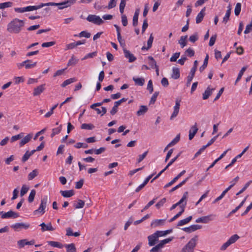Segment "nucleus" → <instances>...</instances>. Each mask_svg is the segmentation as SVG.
Here are the masks:
<instances>
[{
    "label": "nucleus",
    "instance_id": "nucleus-1",
    "mask_svg": "<svg viewBox=\"0 0 252 252\" xmlns=\"http://www.w3.org/2000/svg\"><path fill=\"white\" fill-rule=\"evenodd\" d=\"M25 22L24 20L15 18L7 26V31L9 33H18L24 27Z\"/></svg>",
    "mask_w": 252,
    "mask_h": 252
},
{
    "label": "nucleus",
    "instance_id": "nucleus-2",
    "mask_svg": "<svg viewBox=\"0 0 252 252\" xmlns=\"http://www.w3.org/2000/svg\"><path fill=\"white\" fill-rule=\"evenodd\" d=\"M76 1V0H64V1L60 3L48 2L44 3V5L45 6H58L59 9H63L73 5Z\"/></svg>",
    "mask_w": 252,
    "mask_h": 252
},
{
    "label": "nucleus",
    "instance_id": "nucleus-3",
    "mask_svg": "<svg viewBox=\"0 0 252 252\" xmlns=\"http://www.w3.org/2000/svg\"><path fill=\"white\" fill-rule=\"evenodd\" d=\"M198 240V236H195L187 243L182 249L181 252H193V250L196 246Z\"/></svg>",
    "mask_w": 252,
    "mask_h": 252
},
{
    "label": "nucleus",
    "instance_id": "nucleus-4",
    "mask_svg": "<svg viewBox=\"0 0 252 252\" xmlns=\"http://www.w3.org/2000/svg\"><path fill=\"white\" fill-rule=\"evenodd\" d=\"M239 238L240 237L237 234L233 235L221 246L220 250L221 251L225 250L229 246L235 243Z\"/></svg>",
    "mask_w": 252,
    "mask_h": 252
},
{
    "label": "nucleus",
    "instance_id": "nucleus-5",
    "mask_svg": "<svg viewBox=\"0 0 252 252\" xmlns=\"http://www.w3.org/2000/svg\"><path fill=\"white\" fill-rule=\"evenodd\" d=\"M86 19L89 22H92L97 25H100L104 23V21L99 16L95 15H89Z\"/></svg>",
    "mask_w": 252,
    "mask_h": 252
},
{
    "label": "nucleus",
    "instance_id": "nucleus-6",
    "mask_svg": "<svg viewBox=\"0 0 252 252\" xmlns=\"http://www.w3.org/2000/svg\"><path fill=\"white\" fill-rule=\"evenodd\" d=\"M198 65L197 61H195L193 63V66L190 70L189 74L187 77V86H188L190 84V83L194 76L195 71L196 70Z\"/></svg>",
    "mask_w": 252,
    "mask_h": 252
},
{
    "label": "nucleus",
    "instance_id": "nucleus-7",
    "mask_svg": "<svg viewBox=\"0 0 252 252\" xmlns=\"http://www.w3.org/2000/svg\"><path fill=\"white\" fill-rule=\"evenodd\" d=\"M216 216L215 215L211 214L208 216L202 217L196 220L195 222L197 223H208L209 221L213 220Z\"/></svg>",
    "mask_w": 252,
    "mask_h": 252
},
{
    "label": "nucleus",
    "instance_id": "nucleus-8",
    "mask_svg": "<svg viewBox=\"0 0 252 252\" xmlns=\"http://www.w3.org/2000/svg\"><path fill=\"white\" fill-rule=\"evenodd\" d=\"M181 99H176L175 101V105L174 107V111L172 113L171 117H170V120H173L174 118L177 117L179 113V109L180 107V103H181Z\"/></svg>",
    "mask_w": 252,
    "mask_h": 252
},
{
    "label": "nucleus",
    "instance_id": "nucleus-9",
    "mask_svg": "<svg viewBox=\"0 0 252 252\" xmlns=\"http://www.w3.org/2000/svg\"><path fill=\"white\" fill-rule=\"evenodd\" d=\"M127 100V98H123L115 102L114 106L113 107L112 109L110 111V114L112 115H115L118 111V107L119 106V105L122 103L123 102H124Z\"/></svg>",
    "mask_w": 252,
    "mask_h": 252
},
{
    "label": "nucleus",
    "instance_id": "nucleus-10",
    "mask_svg": "<svg viewBox=\"0 0 252 252\" xmlns=\"http://www.w3.org/2000/svg\"><path fill=\"white\" fill-rule=\"evenodd\" d=\"M19 217V215L18 213L13 212L11 210L6 212L3 213V214L1 215L2 219H8V218H17Z\"/></svg>",
    "mask_w": 252,
    "mask_h": 252
},
{
    "label": "nucleus",
    "instance_id": "nucleus-11",
    "mask_svg": "<svg viewBox=\"0 0 252 252\" xmlns=\"http://www.w3.org/2000/svg\"><path fill=\"white\" fill-rule=\"evenodd\" d=\"M148 244L150 246H153L158 241V236L154 233L148 237Z\"/></svg>",
    "mask_w": 252,
    "mask_h": 252
},
{
    "label": "nucleus",
    "instance_id": "nucleus-12",
    "mask_svg": "<svg viewBox=\"0 0 252 252\" xmlns=\"http://www.w3.org/2000/svg\"><path fill=\"white\" fill-rule=\"evenodd\" d=\"M166 219L154 220L151 222V226L155 228L165 224Z\"/></svg>",
    "mask_w": 252,
    "mask_h": 252
},
{
    "label": "nucleus",
    "instance_id": "nucleus-13",
    "mask_svg": "<svg viewBox=\"0 0 252 252\" xmlns=\"http://www.w3.org/2000/svg\"><path fill=\"white\" fill-rule=\"evenodd\" d=\"M201 225L193 224L188 227H184L182 228V230H183L184 231L187 233H191L192 232L196 231V230L201 228Z\"/></svg>",
    "mask_w": 252,
    "mask_h": 252
},
{
    "label": "nucleus",
    "instance_id": "nucleus-14",
    "mask_svg": "<svg viewBox=\"0 0 252 252\" xmlns=\"http://www.w3.org/2000/svg\"><path fill=\"white\" fill-rule=\"evenodd\" d=\"M125 57L128 59V62L129 63H132L135 61L136 60V58L134 56L131 54L128 50H126V48L123 49Z\"/></svg>",
    "mask_w": 252,
    "mask_h": 252
},
{
    "label": "nucleus",
    "instance_id": "nucleus-15",
    "mask_svg": "<svg viewBox=\"0 0 252 252\" xmlns=\"http://www.w3.org/2000/svg\"><path fill=\"white\" fill-rule=\"evenodd\" d=\"M11 227L14 229L15 230H19L21 228L27 229L29 228L30 224L28 223H16L14 224H12Z\"/></svg>",
    "mask_w": 252,
    "mask_h": 252
},
{
    "label": "nucleus",
    "instance_id": "nucleus-16",
    "mask_svg": "<svg viewBox=\"0 0 252 252\" xmlns=\"http://www.w3.org/2000/svg\"><path fill=\"white\" fill-rule=\"evenodd\" d=\"M39 226L41 227V231L44 232L45 231H54L55 228L52 226L51 222L45 224L44 222L41 223Z\"/></svg>",
    "mask_w": 252,
    "mask_h": 252
},
{
    "label": "nucleus",
    "instance_id": "nucleus-17",
    "mask_svg": "<svg viewBox=\"0 0 252 252\" xmlns=\"http://www.w3.org/2000/svg\"><path fill=\"white\" fill-rule=\"evenodd\" d=\"M186 173V170H184L181 172L178 175H177L175 178H174L170 182L167 184L165 186V188H167L172 186L175 183L180 177H181Z\"/></svg>",
    "mask_w": 252,
    "mask_h": 252
},
{
    "label": "nucleus",
    "instance_id": "nucleus-18",
    "mask_svg": "<svg viewBox=\"0 0 252 252\" xmlns=\"http://www.w3.org/2000/svg\"><path fill=\"white\" fill-rule=\"evenodd\" d=\"M198 131V128L197 127V124L195 123L194 126H192L189 131V138L190 140H191Z\"/></svg>",
    "mask_w": 252,
    "mask_h": 252
},
{
    "label": "nucleus",
    "instance_id": "nucleus-19",
    "mask_svg": "<svg viewBox=\"0 0 252 252\" xmlns=\"http://www.w3.org/2000/svg\"><path fill=\"white\" fill-rule=\"evenodd\" d=\"M186 204H187V202H185L184 204H182V205H181L180 206V207L181 209V211L178 213H176V215L175 216H174L172 218H171L169 220V221L170 222H172L174 220H175L176 219L178 218L184 213V212L185 211V208Z\"/></svg>",
    "mask_w": 252,
    "mask_h": 252
},
{
    "label": "nucleus",
    "instance_id": "nucleus-20",
    "mask_svg": "<svg viewBox=\"0 0 252 252\" xmlns=\"http://www.w3.org/2000/svg\"><path fill=\"white\" fill-rule=\"evenodd\" d=\"M34 244V240L28 241L26 239H22L18 241V244L20 248L24 247L25 245H32Z\"/></svg>",
    "mask_w": 252,
    "mask_h": 252
},
{
    "label": "nucleus",
    "instance_id": "nucleus-21",
    "mask_svg": "<svg viewBox=\"0 0 252 252\" xmlns=\"http://www.w3.org/2000/svg\"><path fill=\"white\" fill-rule=\"evenodd\" d=\"M32 134H29L24 137L19 143V146L20 147L23 146L26 144L28 143L32 138Z\"/></svg>",
    "mask_w": 252,
    "mask_h": 252
},
{
    "label": "nucleus",
    "instance_id": "nucleus-22",
    "mask_svg": "<svg viewBox=\"0 0 252 252\" xmlns=\"http://www.w3.org/2000/svg\"><path fill=\"white\" fill-rule=\"evenodd\" d=\"M44 86L45 84H42L34 88L33 92V96L39 95L41 93H42L45 90Z\"/></svg>",
    "mask_w": 252,
    "mask_h": 252
},
{
    "label": "nucleus",
    "instance_id": "nucleus-23",
    "mask_svg": "<svg viewBox=\"0 0 252 252\" xmlns=\"http://www.w3.org/2000/svg\"><path fill=\"white\" fill-rule=\"evenodd\" d=\"M205 7H204L200 12L197 14L196 17V23L197 24L200 23L203 19L205 15Z\"/></svg>",
    "mask_w": 252,
    "mask_h": 252
},
{
    "label": "nucleus",
    "instance_id": "nucleus-24",
    "mask_svg": "<svg viewBox=\"0 0 252 252\" xmlns=\"http://www.w3.org/2000/svg\"><path fill=\"white\" fill-rule=\"evenodd\" d=\"M180 69L179 68L174 67L172 68L171 77L174 79H177L180 77Z\"/></svg>",
    "mask_w": 252,
    "mask_h": 252
},
{
    "label": "nucleus",
    "instance_id": "nucleus-25",
    "mask_svg": "<svg viewBox=\"0 0 252 252\" xmlns=\"http://www.w3.org/2000/svg\"><path fill=\"white\" fill-rule=\"evenodd\" d=\"M43 6H45L44 4H42L40 5L28 6L24 7V10L25 12L35 10L40 8Z\"/></svg>",
    "mask_w": 252,
    "mask_h": 252
},
{
    "label": "nucleus",
    "instance_id": "nucleus-26",
    "mask_svg": "<svg viewBox=\"0 0 252 252\" xmlns=\"http://www.w3.org/2000/svg\"><path fill=\"white\" fill-rule=\"evenodd\" d=\"M60 193L64 197H70L74 194L73 190H61Z\"/></svg>",
    "mask_w": 252,
    "mask_h": 252
},
{
    "label": "nucleus",
    "instance_id": "nucleus-27",
    "mask_svg": "<svg viewBox=\"0 0 252 252\" xmlns=\"http://www.w3.org/2000/svg\"><path fill=\"white\" fill-rule=\"evenodd\" d=\"M213 90H214V89H210L209 87H208L203 94V99L204 100L208 99L209 97L212 94V91Z\"/></svg>",
    "mask_w": 252,
    "mask_h": 252
},
{
    "label": "nucleus",
    "instance_id": "nucleus-28",
    "mask_svg": "<svg viewBox=\"0 0 252 252\" xmlns=\"http://www.w3.org/2000/svg\"><path fill=\"white\" fill-rule=\"evenodd\" d=\"M172 229H169L165 231H157L155 234L158 236V237L166 236V235L172 232Z\"/></svg>",
    "mask_w": 252,
    "mask_h": 252
},
{
    "label": "nucleus",
    "instance_id": "nucleus-29",
    "mask_svg": "<svg viewBox=\"0 0 252 252\" xmlns=\"http://www.w3.org/2000/svg\"><path fill=\"white\" fill-rule=\"evenodd\" d=\"M148 111V108L146 106L141 105L139 110L137 111L136 114L137 116L143 115Z\"/></svg>",
    "mask_w": 252,
    "mask_h": 252
},
{
    "label": "nucleus",
    "instance_id": "nucleus-30",
    "mask_svg": "<svg viewBox=\"0 0 252 252\" xmlns=\"http://www.w3.org/2000/svg\"><path fill=\"white\" fill-rule=\"evenodd\" d=\"M132 79L134 81L135 84L137 85L142 86L144 84L145 79L143 78H136L134 77Z\"/></svg>",
    "mask_w": 252,
    "mask_h": 252
},
{
    "label": "nucleus",
    "instance_id": "nucleus-31",
    "mask_svg": "<svg viewBox=\"0 0 252 252\" xmlns=\"http://www.w3.org/2000/svg\"><path fill=\"white\" fill-rule=\"evenodd\" d=\"M65 247L66 249L67 252H76V249L73 243L66 245Z\"/></svg>",
    "mask_w": 252,
    "mask_h": 252
},
{
    "label": "nucleus",
    "instance_id": "nucleus-32",
    "mask_svg": "<svg viewBox=\"0 0 252 252\" xmlns=\"http://www.w3.org/2000/svg\"><path fill=\"white\" fill-rule=\"evenodd\" d=\"M45 209L46 208L44 206H43L42 205H40L39 207V208L34 210L33 212V214L34 215H36L37 214V213H40L42 215L45 212Z\"/></svg>",
    "mask_w": 252,
    "mask_h": 252
},
{
    "label": "nucleus",
    "instance_id": "nucleus-33",
    "mask_svg": "<svg viewBox=\"0 0 252 252\" xmlns=\"http://www.w3.org/2000/svg\"><path fill=\"white\" fill-rule=\"evenodd\" d=\"M192 216H189V217L180 220L178 223V226H182L189 223L192 220Z\"/></svg>",
    "mask_w": 252,
    "mask_h": 252
},
{
    "label": "nucleus",
    "instance_id": "nucleus-34",
    "mask_svg": "<svg viewBox=\"0 0 252 252\" xmlns=\"http://www.w3.org/2000/svg\"><path fill=\"white\" fill-rule=\"evenodd\" d=\"M209 56L207 55L205 58L204 59L203 64L200 67L199 71L202 72L207 66L208 63Z\"/></svg>",
    "mask_w": 252,
    "mask_h": 252
},
{
    "label": "nucleus",
    "instance_id": "nucleus-35",
    "mask_svg": "<svg viewBox=\"0 0 252 252\" xmlns=\"http://www.w3.org/2000/svg\"><path fill=\"white\" fill-rule=\"evenodd\" d=\"M148 59L149 60V64L152 68L154 69L158 67L156 62L152 56H149Z\"/></svg>",
    "mask_w": 252,
    "mask_h": 252
},
{
    "label": "nucleus",
    "instance_id": "nucleus-36",
    "mask_svg": "<svg viewBox=\"0 0 252 252\" xmlns=\"http://www.w3.org/2000/svg\"><path fill=\"white\" fill-rule=\"evenodd\" d=\"M180 138V134L177 135V136L173 139L168 145L167 147H171L175 145L176 143H177Z\"/></svg>",
    "mask_w": 252,
    "mask_h": 252
},
{
    "label": "nucleus",
    "instance_id": "nucleus-37",
    "mask_svg": "<svg viewBox=\"0 0 252 252\" xmlns=\"http://www.w3.org/2000/svg\"><path fill=\"white\" fill-rule=\"evenodd\" d=\"M85 205V202L82 200L78 199L77 203H74L73 206L75 209L82 208Z\"/></svg>",
    "mask_w": 252,
    "mask_h": 252
},
{
    "label": "nucleus",
    "instance_id": "nucleus-38",
    "mask_svg": "<svg viewBox=\"0 0 252 252\" xmlns=\"http://www.w3.org/2000/svg\"><path fill=\"white\" fill-rule=\"evenodd\" d=\"M187 35L182 36L180 37L178 42L180 44L182 48H184L187 45L186 39L187 38Z\"/></svg>",
    "mask_w": 252,
    "mask_h": 252
},
{
    "label": "nucleus",
    "instance_id": "nucleus-39",
    "mask_svg": "<svg viewBox=\"0 0 252 252\" xmlns=\"http://www.w3.org/2000/svg\"><path fill=\"white\" fill-rule=\"evenodd\" d=\"M62 125H61L59 127L52 129V133L51 134V137H53L55 135L60 133L62 130Z\"/></svg>",
    "mask_w": 252,
    "mask_h": 252
},
{
    "label": "nucleus",
    "instance_id": "nucleus-40",
    "mask_svg": "<svg viewBox=\"0 0 252 252\" xmlns=\"http://www.w3.org/2000/svg\"><path fill=\"white\" fill-rule=\"evenodd\" d=\"M252 183V180H251L246 183L244 186L243 187V188L239 192H238L236 195H239L242 193L243 192H244L249 187V186L251 185Z\"/></svg>",
    "mask_w": 252,
    "mask_h": 252
},
{
    "label": "nucleus",
    "instance_id": "nucleus-41",
    "mask_svg": "<svg viewBox=\"0 0 252 252\" xmlns=\"http://www.w3.org/2000/svg\"><path fill=\"white\" fill-rule=\"evenodd\" d=\"M50 198L48 195H45L41 199L40 205H42L43 206L46 208L47 204L49 201Z\"/></svg>",
    "mask_w": 252,
    "mask_h": 252
},
{
    "label": "nucleus",
    "instance_id": "nucleus-42",
    "mask_svg": "<svg viewBox=\"0 0 252 252\" xmlns=\"http://www.w3.org/2000/svg\"><path fill=\"white\" fill-rule=\"evenodd\" d=\"M76 81V79L75 78H72L65 80L62 84V87H65L67 85L75 82Z\"/></svg>",
    "mask_w": 252,
    "mask_h": 252
},
{
    "label": "nucleus",
    "instance_id": "nucleus-43",
    "mask_svg": "<svg viewBox=\"0 0 252 252\" xmlns=\"http://www.w3.org/2000/svg\"><path fill=\"white\" fill-rule=\"evenodd\" d=\"M173 240V237L168 238L160 241L158 244L161 248H162L164 245L169 243Z\"/></svg>",
    "mask_w": 252,
    "mask_h": 252
},
{
    "label": "nucleus",
    "instance_id": "nucleus-44",
    "mask_svg": "<svg viewBox=\"0 0 252 252\" xmlns=\"http://www.w3.org/2000/svg\"><path fill=\"white\" fill-rule=\"evenodd\" d=\"M94 126L91 124H83L81 126V128L83 129H93L94 128Z\"/></svg>",
    "mask_w": 252,
    "mask_h": 252
},
{
    "label": "nucleus",
    "instance_id": "nucleus-45",
    "mask_svg": "<svg viewBox=\"0 0 252 252\" xmlns=\"http://www.w3.org/2000/svg\"><path fill=\"white\" fill-rule=\"evenodd\" d=\"M12 2L10 1L0 3V9H4L7 7H10L12 6Z\"/></svg>",
    "mask_w": 252,
    "mask_h": 252
},
{
    "label": "nucleus",
    "instance_id": "nucleus-46",
    "mask_svg": "<svg viewBox=\"0 0 252 252\" xmlns=\"http://www.w3.org/2000/svg\"><path fill=\"white\" fill-rule=\"evenodd\" d=\"M38 174L37 170H33L32 172L29 173L28 175V179L29 180H32Z\"/></svg>",
    "mask_w": 252,
    "mask_h": 252
},
{
    "label": "nucleus",
    "instance_id": "nucleus-47",
    "mask_svg": "<svg viewBox=\"0 0 252 252\" xmlns=\"http://www.w3.org/2000/svg\"><path fill=\"white\" fill-rule=\"evenodd\" d=\"M36 194V191L34 189H32L31 190L30 195L28 197V201L30 203L32 202L34 198L35 195Z\"/></svg>",
    "mask_w": 252,
    "mask_h": 252
},
{
    "label": "nucleus",
    "instance_id": "nucleus-48",
    "mask_svg": "<svg viewBox=\"0 0 252 252\" xmlns=\"http://www.w3.org/2000/svg\"><path fill=\"white\" fill-rule=\"evenodd\" d=\"M29 189V187H28L26 185H23L20 191V196H23L26 193H27Z\"/></svg>",
    "mask_w": 252,
    "mask_h": 252
},
{
    "label": "nucleus",
    "instance_id": "nucleus-49",
    "mask_svg": "<svg viewBox=\"0 0 252 252\" xmlns=\"http://www.w3.org/2000/svg\"><path fill=\"white\" fill-rule=\"evenodd\" d=\"M78 61V60L76 59L74 56H72L67 63V66L75 65L77 63Z\"/></svg>",
    "mask_w": 252,
    "mask_h": 252
},
{
    "label": "nucleus",
    "instance_id": "nucleus-50",
    "mask_svg": "<svg viewBox=\"0 0 252 252\" xmlns=\"http://www.w3.org/2000/svg\"><path fill=\"white\" fill-rule=\"evenodd\" d=\"M157 198H155L151 201H150L144 207V208L141 210V212H143L145 210H146L148 209L151 206L153 205L157 200Z\"/></svg>",
    "mask_w": 252,
    "mask_h": 252
},
{
    "label": "nucleus",
    "instance_id": "nucleus-51",
    "mask_svg": "<svg viewBox=\"0 0 252 252\" xmlns=\"http://www.w3.org/2000/svg\"><path fill=\"white\" fill-rule=\"evenodd\" d=\"M37 62H27L25 64V68L26 69H30L35 67L36 65Z\"/></svg>",
    "mask_w": 252,
    "mask_h": 252
},
{
    "label": "nucleus",
    "instance_id": "nucleus-52",
    "mask_svg": "<svg viewBox=\"0 0 252 252\" xmlns=\"http://www.w3.org/2000/svg\"><path fill=\"white\" fill-rule=\"evenodd\" d=\"M24 135V133H20L17 135H14V136H12L11 138V142H13L17 140H19L20 139V138H21Z\"/></svg>",
    "mask_w": 252,
    "mask_h": 252
},
{
    "label": "nucleus",
    "instance_id": "nucleus-53",
    "mask_svg": "<svg viewBox=\"0 0 252 252\" xmlns=\"http://www.w3.org/2000/svg\"><path fill=\"white\" fill-rule=\"evenodd\" d=\"M241 9V4L240 3H237L235 6L234 12L236 16L239 15Z\"/></svg>",
    "mask_w": 252,
    "mask_h": 252
},
{
    "label": "nucleus",
    "instance_id": "nucleus-54",
    "mask_svg": "<svg viewBox=\"0 0 252 252\" xmlns=\"http://www.w3.org/2000/svg\"><path fill=\"white\" fill-rule=\"evenodd\" d=\"M230 14H231V12L230 11V9H227L226 10L225 15L223 18V21H222V22L223 23H224L225 24H226L229 20Z\"/></svg>",
    "mask_w": 252,
    "mask_h": 252
},
{
    "label": "nucleus",
    "instance_id": "nucleus-55",
    "mask_svg": "<svg viewBox=\"0 0 252 252\" xmlns=\"http://www.w3.org/2000/svg\"><path fill=\"white\" fill-rule=\"evenodd\" d=\"M58 104H55L51 108L50 111L47 112L45 115V117L46 118H49L54 113V110L57 108L58 106Z\"/></svg>",
    "mask_w": 252,
    "mask_h": 252
},
{
    "label": "nucleus",
    "instance_id": "nucleus-56",
    "mask_svg": "<svg viewBox=\"0 0 252 252\" xmlns=\"http://www.w3.org/2000/svg\"><path fill=\"white\" fill-rule=\"evenodd\" d=\"M154 40V37L153 34L151 33L147 41V48L150 49L152 46V43Z\"/></svg>",
    "mask_w": 252,
    "mask_h": 252
},
{
    "label": "nucleus",
    "instance_id": "nucleus-57",
    "mask_svg": "<svg viewBox=\"0 0 252 252\" xmlns=\"http://www.w3.org/2000/svg\"><path fill=\"white\" fill-rule=\"evenodd\" d=\"M126 4V1L124 0H121V2L120 4V12L122 14H123L124 13Z\"/></svg>",
    "mask_w": 252,
    "mask_h": 252
},
{
    "label": "nucleus",
    "instance_id": "nucleus-58",
    "mask_svg": "<svg viewBox=\"0 0 252 252\" xmlns=\"http://www.w3.org/2000/svg\"><path fill=\"white\" fill-rule=\"evenodd\" d=\"M159 94V93L158 92H155L153 95H152L151 100H150V104H154L155 103V101H156L157 98Z\"/></svg>",
    "mask_w": 252,
    "mask_h": 252
},
{
    "label": "nucleus",
    "instance_id": "nucleus-59",
    "mask_svg": "<svg viewBox=\"0 0 252 252\" xmlns=\"http://www.w3.org/2000/svg\"><path fill=\"white\" fill-rule=\"evenodd\" d=\"M49 244L54 247H57L61 248H62V245L61 243L58 242H55V241H49L48 242Z\"/></svg>",
    "mask_w": 252,
    "mask_h": 252
},
{
    "label": "nucleus",
    "instance_id": "nucleus-60",
    "mask_svg": "<svg viewBox=\"0 0 252 252\" xmlns=\"http://www.w3.org/2000/svg\"><path fill=\"white\" fill-rule=\"evenodd\" d=\"M97 55V52H94L92 53H89L87 54L83 59L82 60H86L88 58H93L94 57L96 56Z\"/></svg>",
    "mask_w": 252,
    "mask_h": 252
},
{
    "label": "nucleus",
    "instance_id": "nucleus-61",
    "mask_svg": "<svg viewBox=\"0 0 252 252\" xmlns=\"http://www.w3.org/2000/svg\"><path fill=\"white\" fill-rule=\"evenodd\" d=\"M166 198H162L156 204V207L157 208L159 209V208H160L161 206H162L163 205V204L166 202Z\"/></svg>",
    "mask_w": 252,
    "mask_h": 252
},
{
    "label": "nucleus",
    "instance_id": "nucleus-62",
    "mask_svg": "<svg viewBox=\"0 0 252 252\" xmlns=\"http://www.w3.org/2000/svg\"><path fill=\"white\" fill-rule=\"evenodd\" d=\"M180 55V52H176V53H174L170 59V62H173L177 61V60L179 57Z\"/></svg>",
    "mask_w": 252,
    "mask_h": 252
},
{
    "label": "nucleus",
    "instance_id": "nucleus-63",
    "mask_svg": "<svg viewBox=\"0 0 252 252\" xmlns=\"http://www.w3.org/2000/svg\"><path fill=\"white\" fill-rule=\"evenodd\" d=\"M252 31V20L250 24L246 26V29L244 31V33L248 34Z\"/></svg>",
    "mask_w": 252,
    "mask_h": 252
},
{
    "label": "nucleus",
    "instance_id": "nucleus-64",
    "mask_svg": "<svg viewBox=\"0 0 252 252\" xmlns=\"http://www.w3.org/2000/svg\"><path fill=\"white\" fill-rule=\"evenodd\" d=\"M117 0H110L109 2L107 8L110 9H111L116 5Z\"/></svg>",
    "mask_w": 252,
    "mask_h": 252
}]
</instances>
